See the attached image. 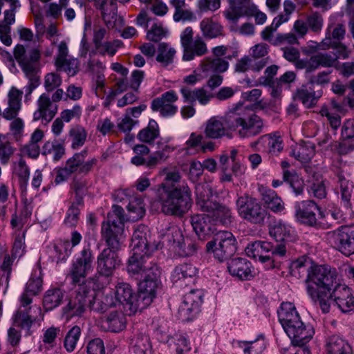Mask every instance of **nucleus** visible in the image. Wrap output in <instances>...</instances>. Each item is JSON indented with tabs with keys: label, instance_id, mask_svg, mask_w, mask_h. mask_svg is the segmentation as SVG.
Listing matches in <instances>:
<instances>
[{
	"label": "nucleus",
	"instance_id": "obj_1",
	"mask_svg": "<svg viewBox=\"0 0 354 354\" xmlns=\"http://www.w3.org/2000/svg\"><path fill=\"white\" fill-rule=\"evenodd\" d=\"M263 128L261 118L239 104L223 115L211 117L205 123L204 133L211 139L232 138L234 135L241 138H248L261 133Z\"/></svg>",
	"mask_w": 354,
	"mask_h": 354
},
{
	"label": "nucleus",
	"instance_id": "obj_2",
	"mask_svg": "<svg viewBox=\"0 0 354 354\" xmlns=\"http://www.w3.org/2000/svg\"><path fill=\"white\" fill-rule=\"evenodd\" d=\"M337 282L335 269L327 266H310L306 279L308 295L318 304L324 313L330 309V294Z\"/></svg>",
	"mask_w": 354,
	"mask_h": 354
},
{
	"label": "nucleus",
	"instance_id": "obj_3",
	"mask_svg": "<svg viewBox=\"0 0 354 354\" xmlns=\"http://www.w3.org/2000/svg\"><path fill=\"white\" fill-rule=\"evenodd\" d=\"M156 198L161 205L162 212L167 215L182 216L190 209L192 204V191L187 184L176 187L160 184L157 189Z\"/></svg>",
	"mask_w": 354,
	"mask_h": 354
},
{
	"label": "nucleus",
	"instance_id": "obj_4",
	"mask_svg": "<svg viewBox=\"0 0 354 354\" xmlns=\"http://www.w3.org/2000/svg\"><path fill=\"white\" fill-rule=\"evenodd\" d=\"M196 205L198 209L207 213L214 225H230L234 219L232 209L227 205L212 199V191L207 185L198 184L196 186Z\"/></svg>",
	"mask_w": 354,
	"mask_h": 354
},
{
	"label": "nucleus",
	"instance_id": "obj_5",
	"mask_svg": "<svg viewBox=\"0 0 354 354\" xmlns=\"http://www.w3.org/2000/svg\"><path fill=\"white\" fill-rule=\"evenodd\" d=\"M124 209L114 205L108 214L107 221L102 223L101 234L108 246L113 249H120L124 240Z\"/></svg>",
	"mask_w": 354,
	"mask_h": 354
},
{
	"label": "nucleus",
	"instance_id": "obj_6",
	"mask_svg": "<svg viewBox=\"0 0 354 354\" xmlns=\"http://www.w3.org/2000/svg\"><path fill=\"white\" fill-rule=\"evenodd\" d=\"M295 217L297 221L316 229H327L331 226L319 206L313 200L295 203Z\"/></svg>",
	"mask_w": 354,
	"mask_h": 354
},
{
	"label": "nucleus",
	"instance_id": "obj_7",
	"mask_svg": "<svg viewBox=\"0 0 354 354\" xmlns=\"http://www.w3.org/2000/svg\"><path fill=\"white\" fill-rule=\"evenodd\" d=\"M32 299L22 294L20 297V306L12 315L14 326L24 330H30L31 326L44 319L41 308L37 305H31Z\"/></svg>",
	"mask_w": 354,
	"mask_h": 354
},
{
	"label": "nucleus",
	"instance_id": "obj_8",
	"mask_svg": "<svg viewBox=\"0 0 354 354\" xmlns=\"http://www.w3.org/2000/svg\"><path fill=\"white\" fill-rule=\"evenodd\" d=\"M206 250L219 261H223L236 252V239L230 232H219L214 240L206 244Z\"/></svg>",
	"mask_w": 354,
	"mask_h": 354
},
{
	"label": "nucleus",
	"instance_id": "obj_9",
	"mask_svg": "<svg viewBox=\"0 0 354 354\" xmlns=\"http://www.w3.org/2000/svg\"><path fill=\"white\" fill-rule=\"evenodd\" d=\"M180 44L183 48V60L189 62L196 57H201L208 52L207 44L199 35L194 38L193 28L190 26L185 28L180 35Z\"/></svg>",
	"mask_w": 354,
	"mask_h": 354
},
{
	"label": "nucleus",
	"instance_id": "obj_10",
	"mask_svg": "<svg viewBox=\"0 0 354 354\" xmlns=\"http://www.w3.org/2000/svg\"><path fill=\"white\" fill-rule=\"evenodd\" d=\"M326 239L331 247L346 257L354 254V231L347 225H342L326 234Z\"/></svg>",
	"mask_w": 354,
	"mask_h": 354
},
{
	"label": "nucleus",
	"instance_id": "obj_11",
	"mask_svg": "<svg viewBox=\"0 0 354 354\" xmlns=\"http://www.w3.org/2000/svg\"><path fill=\"white\" fill-rule=\"evenodd\" d=\"M236 207L239 216L251 223L261 224L267 216V211L260 203L249 196L239 197Z\"/></svg>",
	"mask_w": 354,
	"mask_h": 354
},
{
	"label": "nucleus",
	"instance_id": "obj_12",
	"mask_svg": "<svg viewBox=\"0 0 354 354\" xmlns=\"http://www.w3.org/2000/svg\"><path fill=\"white\" fill-rule=\"evenodd\" d=\"M151 254L131 251L127 270L128 273L138 279L142 280L147 274H153L154 276L160 275L158 266L148 259Z\"/></svg>",
	"mask_w": 354,
	"mask_h": 354
},
{
	"label": "nucleus",
	"instance_id": "obj_13",
	"mask_svg": "<svg viewBox=\"0 0 354 354\" xmlns=\"http://www.w3.org/2000/svg\"><path fill=\"white\" fill-rule=\"evenodd\" d=\"M88 286H80L76 289L75 295L71 297L68 303L62 309L63 316L69 320L74 317H80L86 308H90V297Z\"/></svg>",
	"mask_w": 354,
	"mask_h": 354
},
{
	"label": "nucleus",
	"instance_id": "obj_14",
	"mask_svg": "<svg viewBox=\"0 0 354 354\" xmlns=\"http://www.w3.org/2000/svg\"><path fill=\"white\" fill-rule=\"evenodd\" d=\"M178 100L177 93L174 90H169L154 98L151 101V109L153 111L158 112L163 118H171L178 111V107L176 105Z\"/></svg>",
	"mask_w": 354,
	"mask_h": 354
},
{
	"label": "nucleus",
	"instance_id": "obj_15",
	"mask_svg": "<svg viewBox=\"0 0 354 354\" xmlns=\"http://www.w3.org/2000/svg\"><path fill=\"white\" fill-rule=\"evenodd\" d=\"M113 294L120 308L123 306L124 308H127L129 310V314L135 313L141 304H140L138 295L133 290L131 286L124 282H119L115 286Z\"/></svg>",
	"mask_w": 354,
	"mask_h": 354
},
{
	"label": "nucleus",
	"instance_id": "obj_16",
	"mask_svg": "<svg viewBox=\"0 0 354 354\" xmlns=\"http://www.w3.org/2000/svg\"><path fill=\"white\" fill-rule=\"evenodd\" d=\"M131 251L151 254L158 245L151 243L150 232L147 226L138 225L134 227L130 244Z\"/></svg>",
	"mask_w": 354,
	"mask_h": 354
},
{
	"label": "nucleus",
	"instance_id": "obj_17",
	"mask_svg": "<svg viewBox=\"0 0 354 354\" xmlns=\"http://www.w3.org/2000/svg\"><path fill=\"white\" fill-rule=\"evenodd\" d=\"M203 303V294L201 290H193L185 294L178 308L180 318L183 320L192 319L199 311Z\"/></svg>",
	"mask_w": 354,
	"mask_h": 354
},
{
	"label": "nucleus",
	"instance_id": "obj_18",
	"mask_svg": "<svg viewBox=\"0 0 354 354\" xmlns=\"http://www.w3.org/2000/svg\"><path fill=\"white\" fill-rule=\"evenodd\" d=\"M68 48L66 41H61L57 46L55 58V66L58 71L66 73L69 76L75 75L79 71V62L68 55Z\"/></svg>",
	"mask_w": 354,
	"mask_h": 354
},
{
	"label": "nucleus",
	"instance_id": "obj_19",
	"mask_svg": "<svg viewBox=\"0 0 354 354\" xmlns=\"http://www.w3.org/2000/svg\"><path fill=\"white\" fill-rule=\"evenodd\" d=\"M14 56L23 71H33L37 69L40 52L36 48H25L19 44L15 48Z\"/></svg>",
	"mask_w": 354,
	"mask_h": 354
},
{
	"label": "nucleus",
	"instance_id": "obj_20",
	"mask_svg": "<svg viewBox=\"0 0 354 354\" xmlns=\"http://www.w3.org/2000/svg\"><path fill=\"white\" fill-rule=\"evenodd\" d=\"M82 239L80 233L77 231H73L71 239L68 241L59 242L49 250V256L53 261H65L71 254L72 249L80 244Z\"/></svg>",
	"mask_w": 354,
	"mask_h": 354
},
{
	"label": "nucleus",
	"instance_id": "obj_21",
	"mask_svg": "<svg viewBox=\"0 0 354 354\" xmlns=\"http://www.w3.org/2000/svg\"><path fill=\"white\" fill-rule=\"evenodd\" d=\"M113 249L109 246L104 249L97 258V270L102 276L110 277L120 264V260Z\"/></svg>",
	"mask_w": 354,
	"mask_h": 354
},
{
	"label": "nucleus",
	"instance_id": "obj_22",
	"mask_svg": "<svg viewBox=\"0 0 354 354\" xmlns=\"http://www.w3.org/2000/svg\"><path fill=\"white\" fill-rule=\"evenodd\" d=\"M89 295H91L90 299V309L91 310L104 313L109 309L115 307L118 304L113 294V291L104 292L101 290H95L91 286H88Z\"/></svg>",
	"mask_w": 354,
	"mask_h": 354
},
{
	"label": "nucleus",
	"instance_id": "obj_23",
	"mask_svg": "<svg viewBox=\"0 0 354 354\" xmlns=\"http://www.w3.org/2000/svg\"><path fill=\"white\" fill-rule=\"evenodd\" d=\"M158 277L159 275L154 276L150 273L142 277L143 280L140 283L139 292L137 294L141 304L140 308L149 306L155 298L159 284Z\"/></svg>",
	"mask_w": 354,
	"mask_h": 354
},
{
	"label": "nucleus",
	"instance_id": "obj_24",
	"mask_svg": "<svg viewBox=\"0 0 354 354\" xmlns=\"http://www.w3.org/2000/svg\"><path fill=\"white\" fill-rule=\"evenodd\" d=\"M332 299L342 312H354V295L346 285L337 284L330 294V301Z\"/></svg>",
	"mask_w": 354,
	"mask_h": 354
},
{
	"label": "nucleus",
	"instance_id": "obj_25",
	"mask_svg": "<svg viewBox=\"0 0 354 354\" xmlns=\"http://www.w3.org/2000/svg\"><path fill=\"white\" fill-rule=\"evenodd\" d=\"M196 274L195 266L190 263H183L174 268L171 278L176 286L183 288L193 283Z\"/></svg>",
	"mask_w": 354,
	"mask_h": 354
},
{
	"label": "nucleus",
	"instance_id": "obj_26",
	"mask_svg": "<svg viewBox=\"0 0 354 354\" xmlns=\"http://www.w3.org/2000/svg\"><path fill=\"white\" fill-rule=\"evenodd\" d=\"M127 317L120 308L110 311L101 320V327L104 330L119 333L127 326Z\"/></svg>",
	"mask_w": 354,
	"mask_h": 354
},
{
	"label": "nucleus",
	"instance_id": "obj_27",
	"mask_svg": "<svg viewBox=\"0 0 354 354\" xmlns=\"http://www.w3.org/2000/svg\"><path fill=\"white\" fill-rule=\"evenodd\" d=\"M286 333L292 340L293 344L304 346L308 342L314 334L313 329L310 326H306L301 321V325L295 324L283 328Z\"/></svg>",
	"mask_w": 354,
	"mask_h": 354
},
{
	"label": "nucleus",
	"instance_id": "obj_28",
	"mask_svg": "<svg viewBox=\"0 0 354 354\" xmlns=\"http://www.w3.org/2000/svg\"><path fill=\"white\" fill-rule=\"evenodd\" d=\"M227 269L233 277L241 280H250L254 276V269L245 258H235L228 263Z\"/></svg>",
	"mask_w": 354,
	"mask_h": 354
},
{
	"label": "nucleus",
	"instance_id": "obj_29",
	"mask_svg": "<svg viewBox=\"0 0 354 354\" xmlns=\"http://www.w3.org/2000/svg\"><path fill=\"white\" fill-rule=\"evenodd\" d=\"M191 224L200 239H206L214 232V224L207 213L196 214L191 216Z\"/></svg>",
	"mask_w": 354,
	"mask_h": 354
},
{
	"label": "nucleus",
	"instance_id": "obj_30",
	"mask_svg": "<svg viewBox=\"0 0 354 354\" xmlns=\"http://www.w3.org/2000/svg\"><path fill=\"white\" fill-rule=\"evenodd\" d=\"M57 112V106L53 104L49 96L43 93L37 100V109L33 114L34 120H44L50 122Z\"/></svg>",
	"mask_w": 354,
	"mask_h": 354
},
{
	"label": "nucleus",
	"instance_id": "obj_31",
	"mask_svg": "<svg viewBox=\"0 0 354 354\" xmlns=\"http://www.w3.org/2000/svg\"><path fill=\"white\" fill-rule=\"evenodd\" d=\"M339 64L338 57L335 54L320 53L310 57L307 67L308 71L312 72L320 66L324 68L334 67L337 68Z\"/></svg>",
	"mask_w": 354,
	"mask_h": 354
},
{
	"label": "nucleus",
	"instance_id": "obj_32",
	"mask_svg": "<svg viewBox=\"0 0 354 354\" xmlns=\"http://www.w3.org/2000/svg\"><path fill=\"white\" fill-rule=\"evenodd\" d=\"M93 271L83 266L78 264L73 261L70 268L68 277L71 280V283L80 288V286H91L90 280L86 277Z\"/></svg>",
	"mask_w": 354,
	"mask_h": 354
},
{
	"label": "nucleus",
	"instance_id": "obj_33",
	"mask_svg": "<svg viewBox=\"0 0 354 354\" xmlns=\"http://www.w3.org/2000/svg\"><path fill=\"white\" fill-rule=\"evenodd\" d=\"M230 8L224 12L230 21H236L241 16L248 15V9L254 8L251 0H228Z\"/></svg>",
	"mask_w": 354,
	"mask_h": 354
},
{
	"label": "nucleus",
	"instance_id": "obj_34",
	"mask_svg": "<svg viewBox=\"0 0 354 354\" xmlns=\"http://www.w3.org/2000/svg\"><path fill=\"white\" fill-rule=\"evenodd\" d=\"M269 233L277 242L292 241L295 237L294 229L282 221L274 222L270 226Z\"/></svg>",
	"mask_w": 354,
	"mask_h": 354
},
{
	"label": "nucleus",
	"instance_id": "obj_35",
	"mask_svg": "<svg viewBox=\"0 0 354 354\" xmlns=\"http://www.w3.org/2000/svg\"><path fill=\"white\" fill-rule=\"evenodd\" d=\"M342 106L333 100L329 105L323 106L319 111V113L322 117L326 118L330 126L335 131L341 124V118L339 113L342 112Z\"/></svg>",
	"mask_w": 354,
	"mask_h": 354
},
{
	"label": "nucleus",
	"instance_id": "obj_36",
	"mask_svg": "<svg viewBox=\"0 0 354 354\" xmlns=\"http://www.w3.org/2000/svg\"><path fill=\"white\" fill-rule=\"evenodd\" d=\"M131 149L133 156L131 158V163L135 166H145L148 168H154L151 165L150 149L145 144H136L132 146Z\"/></svg>",
	"mask_w": 354,
	"mask_h": 354
},
{
	"label": "nucleus",
	"instance_id": "obj_37",
	"mask_svg": "<svg viewBox=\"0 0 354 354\" xmlns=\"http://www.w3.org/2000/svg\"><path fill=\"white\" fill-rule=\"evenodd\" d=\"M157 151L151 154L150 163L156 167L159 163L165 162L176 147L169 143L168 139L160 138L156 143Z\"/></svg>",
	"mask_w": 354,
	"mask_h": 354
},
{
	"label": "nucleus",
	"instance_id": "obj_38",
	"mask_svg": "<svg viewBox=\"0 0 354 354\" xmlns=\"http://www.w3.org/2000/svg\"><path fill=\"white\" fill-rule=\"evenodd\" d=\"M228 67V62L221 58L206 57L200 64L201 71L206 75L214 73H224Z\"/></svg>",
	"mask_w": 354,
	"mask_h": 354
},
{
	"label": "nucleus",
	"instance_id": "obj_39",
	"mask_svg": "<svg viewBox=\"0 0 354 354\" xmlns=\"http://www.w3.org/2000/svg\"><path fill=\"white\" fill-rule=\"evenodd\" d=\"M266 64L267 61L263 59L255 60L249 55H245L237 60L234 71L237 73H245L250 70L254 72H259Z\"/></svg>",
	"mask_w": 354,
	"mask_h": 354
},
{
	"label": "nucleus",
	"instance_id": "obj_40",
	"mask_svg": "<svg viewBox=\"0 0 354 354\" xmlns=\"http://www.w3.org/2000/svg\"><path fill=\"white\" fill-rule=\"evenodd\" d=\"M160 136V127L157 122L151 119L147 127L142 129L137 134V138L142 144L152 145Z\"/></svg>",
	"mask_w": 354,
	"mask_h": 354
},
{
	"label": "nucleus",
	"instance_id": "obj_41",
	"mask_svg": "<svg viewBox=\"0 0 354 354\" xmlns=\"http://www.w3.org/2000/svg\"><path fill=\"white\" fill-rule=\"evenodd\" d=\"M200 29L205 38L213 39L222 35V26L212 17H205L200 22Z\"/></svg>",
	"mask_w": 354,
	"mask_h": 354
},
{
	"label": "nucleus",
	"instance_id": "obj_42",
	"mask_svg": "<svg viewBox=\"0 0 354 354\" xmlns=\"http://www.w3.org/2000/svg\"><path fill=\"white\" fill-rule=\"evenodd\" d=\"M315 153V145L309 142L296 145L291 151V155L301 162H309Z\"/></svg>",
	"mask_w": 354,
	"mask_h": 354
},
{
	"label": "nucleus",
	"instance_id": "obj_43",
	"mask_svg": "<svg viewBox=\"0 0 354 354\" xmlns=\"http://www.w3.org/2000/svg\"><path fill=\"white\" fill-rule=\"evenodd\" d=\"M322 95V91H309L306 85H303L297 90L295 97L301 101L305 106L312 107Z\"/></svg>",
	"mask_w": 354,
	"mask_h": 354
},
{
	"label": "nucleus",
	"instance_id": "obj_44",
	"mask_svg": "<svg viewBox=\"0 0 354 354\" xmlns=\"http://www.w3.org/2000/svg\"><path fill=\"white\" fill-rule=\"evenodd\" d=\"M288 21L286 16H277L276 17L271 25L266 26L261 32V38L270 43L274 46H277L278 34L275 36L274 33L277 31V28L283 23Z\"/></svg>",
	"mask_w": 354,
	"mask_h": 354
},
{
	"label": "nucleus",
	"instance_id": "obj_45",
	"mask_svg": "<svg viewBox=\"0 0 354 354\" xmlns=\"http://www.w3.org/2000/svg\"><path fill=\"white\" fill-rule=\"evenodd\" d=\"M327 354H352L350 344L337 335L331 336L327 344Z\"/></svg>",
	"mask_w": 354,
	"mask_h": 354
},
{
	"label": "nucleus",
	"instance_id": "obj_46",
	"mask_svg": "<svg viewBox=\"0 0 354 354\" xmlns=\"http://www.w3.org/2000/svg\"><path fill=\"white\" fill-rule=\"evenodd\" d=\"M261 199L264 204L273 212L277 213L284 209V203L277 193L270 189L261 192Z\"/></svg>",
	"mask_w": 354,
	"mask_h": 354
},
{
	"label": "nucleus",
	"instance_id": "obj_47",
	"mask_svg": "<svg viewBox=\"0 0 354 354\" xmlns=\"http://www.w3.org/2000/svg\"><path fill=\"white\" fill-rule=\"evenodd\" d=\"M176 53V50L168 44L160 43L157 49L156 61L162 66H167L174 62Z\"/></svg>",
	"mask_w": 354,
	"mask_h": 354
},
{
	"label": "nucleus",
	"instance_id": "obj_48",
	"mask_svg": "<svg viewBox=\"0 0 354 354\" xmlns=\"http://www.w3.org/2000/svg\"><path fill=\"white\" fill-rule=\"evenodd\" d=\"M278 318L282 327L288 326V322L296 319L299 315L294 304L291 302H283L277 311Z\"/></svg>",
	"mask_w": 354,
	"mask_h": 354
},
{
	"label": "nucleus",
	"instance_id": "obj_49",
	"mask_svg": "<svg viewBox=\"0 0 354 354\" xmlns=\"http://www.w3.org/2000/svg\"><path fill=\"white\" fill-rule=\"evenodd\" d=\"M87 135V131L82 125L77 124L72 127L68 131L71 147L73 149H77L82 147L86 140Z\"/></svg>",
	"mask_w": 354,
	"mask_h": 354
},
{
	"label": "nucleus",
	"instance_id": "obj_50",
	"mask_svg": "<svg viewBox=\"0 0 354 354\" xmlns=\"http://www.w3.org/2000/svg\"><path fill=\"white\" fill-rule=\"evenodd\" d=\"M63 297V292L59 288H53L48 290L46 292L44 297V307L46 310H53L61 304Z\"/></svg>",
	"mask_w": 354,
	"mask_h": 354
},
{
	"label": "nucleus",
	"instance_id": "obj_51",
	"mask_svg": "<svg viewBox=\"0 0 354 354\" xmlns=\"http://www.w3.org/2000/svg\"><path fill=\"white\" fill-rule=\"evenodd\" d=\"M163 243L167 242L168 244L178 247L181 249L183 248L184 238L180 230L176 225L169 227L166 233L162 235Z\"/></svg>",
	"mask_w": 354,
	"mask_h": 354
},
{
	"label": "nucleus",
	"instance_id": "obj_52",
	"mask_svg": "<svg viewBox=\"0 0 354 354\" xmlns=\"http://www.w3.org/2000/svg\"><path fill=\"white\" fill-rule=\"evenodd\" d=\"M81 334V328L78 326L72 327L67 332L64 340V347L67 352L71 353L75 351Z\"/></svg>",
	"mask_w": 354,
	"mask_h": 354
},
{
	"label": "nucleus",
	"instance_id": "obj_53",
	"mask_svg": "<svg viewBox=\"0 0 354 354\" xmlns=\"http://www.w3.org/2000/svg\"><path fill=\"white\" fill-rule=\"evenodd\" d=\"M127 208L133 220H138L145 214V208L143 200L140 198L133 197L129 199Z\"/></svg>",
	"mask_w": 354,
	"mask_h": 354
},
{
	"label": "nucleus",
	"instance_id": "obj_54",
	"mask_svg": "<svg viewBox=\"0 0 354 354\" xmlns=\"http://www.w3.org/2000/svg\"><path fill=\"white\" fill-rule=\"evenodd\" d=\"M259 142L267 145L268 152L272 155H277L283 149L282 140L280 136L275 134L261 136L259 138Z\"/></svg>",
	"mask_w": 354,
	"mask_h": 354
},
{
	"label": "nucleus",
	"instance_id": "obj_55",
	"mask_svg": "<svg viewBox=\"0 0 354 354\" xmlns=\"http://www.w3.org/2000/svg\"><path fill=\"white\" fill-rule=\"evenodd\" d=\"M86 153L87 151L84 150L80 153H75L73 157L69 158L66 161V165L64 168H63V171L60 175L62 176L63 173L71 174L77 171L80 172L81 163L84 160Z\"/></svg>",
	"mask_w": 354,
	"mask_h": 354
},
{
	"label": "nucleus",
	"instance_id": "obj_56",
	"mask_svg": "<svg viewBox=\"0 0 354 354\" xmlns=\"http://www.w3.org/2000/svg\"><path fill=\"white\" fill-rule=\"evenodd\" d=\"M42 279L40 273L35 272L32 274L30 279L26 283L25 291L23 294H27L28 297L32 298L41 290Z\"/></svg>",
	"mask_w": 354,
	"mask_h": 354
},
{
	"label": "nucleus",
	"instance_id": "obj_57",
	"mask_svg": "<svg viewBox=\"0 0 354 354\" xmlns=\"http://www.w3.org/2000/svg\"><path fill=\"white\" fill-rule=\"evenodd\" d=\"M284 181L288 182L292 188L295 194H301L304 192V182L295 174H292L288 170H284L283 174Z\"/></svg>",
	"mask_w": 354,
	"mask_h": 354
},
{
	"label": "nucleus",
	"instance_id": "obj_58",
	"mask_svg": "<svg viewBox=\"0 0 354 354\" xmlns=\"http://www.w3.org/2000/svg\"><path fill=\"white\" fill-rule=\"evenodd\" d=\"M244 354H261L266 348L263 339H257L252 342H243L240 344Z\"/></svg>",
	"mask_w": 354,
	"mask_h": 354
},
{
	"label": "nucleus",
	"instance_id": "obj_59",
	"mask_svg": "<svg viewBox=\"0 0 354 354\" xmlns=\"http://www.w3.org/2000/svg\"><path fill=\"white\" fill-rule=\"evenodd\" d=\"M65 153V149L62 144L46 142L43 147V154L52 155L54 161L59 160Z\"/></svg>",
	"mask_w": 354,
	"mask_h": 354
},
{
	"label": "nucleus",
	"instance_id": "obj_60",
	"mask_svg": "<svg viewBox=\"0 0 354 354\" xmlns=\"http://www.w3.org/2000/svg\"><path fill=\"white\" fill-rule=\"evenodd\" d=\"M94 259L92 250L89 245H87L82 250L80 255L74 261L93 271Z\"/></svg>",
	"mask_w": 354,
	"mask_h": 354
},
{
	"label": "nucleus",
	"instance_id": "obj_61",
	"mask_svg": "<svg viewBox=\"0 0 354 354\" xmlns=\"http://www.w3.org/2000/svg\"><path fill=\"white\" fill-rule=\"evenodd\" d=\"M203 136L196 133H192L185 142V150L187 153L195 154L200 152Z\"/></svg>",
	"mask_w": 354,
	"mask_h": 354
},
{
	"label": "nucleus",
	"instance_id": "obj_62",
	"mask_svg": "<svg viewBox=\"0 0 354 354\" xmlns=\"http://www.w3.org/2000/svg\"><path fill=\"white\" fill-rule=\"evenodd\" d=\"M337 177L338 178V183L340 185V192L342 200L344 201L346 204L348 203V201L351 196L352 193V184L346 180L344 176L342 174V171H337Z\"/></svg>",
	"mask_w": 354,
	"mask_h": 354
},
{
	"label": "nucleus",
	"instance_id": "obj_63",
	"mask_svg": "<svg viewBox=\"0 0 354 354\" xmlns=\"http://www.w3.org/2000/svg\"><path fill=\"white\" fill-rule=\"evenodd\" d=\"M92 54H94V52L89 54L90 58L87 63V71L92 74L93 80H95L98 76H104L103 73L105 66L98 59L92 58Z\"/></svg>",
	"mask_w": 354,
	"mask_h": 354
},
{
	"label": "nucleus",
	"instance_id": "obj_64",
	"mask_svg": "<svg viewBox=\"0 0 354 354\" xmlns=\"http://www.w3.org/2000/svg\"><path fill=\"white\" fill-rule=\"evenodd\" d=\"M10 121L9 130L16 140H19L24 136L25 123L22 118H17L9 120Z\"/></svg>",
	"mask_w": 354,
	"mask_h": 354
}]
</instances>
